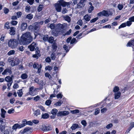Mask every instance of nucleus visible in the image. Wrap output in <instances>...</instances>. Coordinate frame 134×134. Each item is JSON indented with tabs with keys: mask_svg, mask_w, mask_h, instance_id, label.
Returning a JSON list of instances; mask_svg holds the SVG:
<instances>
[{
	"mask_svg": "<svg viewBox=\"0 0 134 134\" xmlns=\"http://www.w3.org/2000/svg\"><path fill=\"white\" fill-rule=\"evenodd\" d=\"M33 40L31 33L27 32L23 34L20 38V42L23 45H27L30 43Z\"/></svg>",
	"mask_w": 134,
	"mask_h": 134,
	"instance_id": "obj_1",
	"label": "nucleus"
},
{
	"mask_svg": "<svg viewBox=\"0 0 134 134\" xmlns=\"http://www.w3.org/2000/svg\"><path fill=\"white\" fill-rule=\"evenodd\" d=\"M70 5L69 2H66L63 0H60L57 3L55 4L54 6L57 12H60L62 10L61 6L65 7Z\"/></svg>",
	"mask_w": 134,
	"mask_h": 134,
	"instance_id": "obj_2",
	"label": "nucleus"
},
{
	"mask_svg": "<svg viewBox=\"0 0 134 134\" xmlns=\"http://www.w3.org/2000/svg\"><path fill=\"white\" fill-rule=\"evenodd\" d=\"M18 44V40L16 39H10L8 43L9 47L14 48L16 47Z\"/></svg>",
	"mask_w": 134,
	"mask_h": 134,
	"instance_id": "obj_3",
	"label": "nucleus"
},
{
	"mask_svg": "<svg viewBox=\"0 0 134 134\" xmlns=\"http://www.w3.org/2000/svg\"><path fill=\"white\" fill-rule=\"evenodd\" d=\"M69 111L66 110H65L63 111H59L57 114V115L58 117H61L63 116H65L69 114Z\"/></svg>",
	"mask_w": 134,
	"mask_h": 134,
	"instance_id": "obj_4",
	"label": "nucleus"
},
{
	"mask_svg": "<svg viewBox=\"0 0 134 134\" xmlns=\"http://www.w3.org/2000/svg\"><path fill=\"white\" fill-rule=\"evenodd\" d=\"M37 44L33 42L29 46V48L30 49V50L31 51H34L35 49H36L37 48V50L38 49L37 47Z\"/></svg>",
	"mask_w": 134,
	"mask_h": 134,
	"instance_id": "obj_5",
	"label": "nucleus"
},
{
	"mask_svg": "<svg viewBox=\"0 0 134 134\" xmlns=\"http://www.w3.org/2000/svg\"><path fill=\"white\" fill-rule=\"evenodd\" d=\"M24 125L22 124H14L12 126V129L13 130L16 131L17 129H20L23 127Z\"/></svg>",
	"mask_w": 134,
	"mask_h": 134,
	"instance_id": "obj_6",
	"label": "nucleus"
},
{
	"mask_svg": "<svg viewBox=\"0 0 134 134\" xmlns=\"http://www.w3.org/2000/svg\"><path fill=\"white\" fill-rule=\"evenodd\" d=\"M41 129L44 131H48L51 130L52 128L50 126H46L45 125L42 126Z\"/></svg>",
	"mask_w": 134,
	"mask_h": 134,
	"instance_id": "obj_7",
	"label": "nucleus"
},
{
	"mask_svg": "<svg viewBox=\"0 0 134 134\" xmlns=\"http://www.w3.org/2000/svg\"><path fill=\"white\" fill-rule=\"evenodd\" d=\"M22 124L24 125L23 127L26 125H29L30 126H32L33 125L32 122L31 121H27L26 119H24L22 121Z\"/></svg>",
	"mask_w": 134,
	"mask_h": 134,
	"instance_id": "obj_8",
	"label": "nucleus"
},
{
	"mask_svg": "<svg viewBox=\"0 0 134 134\" xmlns=\"http://www.w3.org/2000/svg\"><path fill=\"white\" fill-rule=\"evenodd\" d=\"M34 88H35L33 86L30 87L29 88V94L32 96L34 95V92L36 91L37 89L36 88L34 89Z\"/></svg>",
	"mask_w": 134,
	"mask_h": 134,
	"instance_id": "obj_9",
	"label": "nucleus"
},
{
	"mask_svg": "<svg viewBox=\"0 0 134 134\" xmlns=\"http://www.w3.org/2000/svg\"><path fill=\"white\" fill-rule=\"evenodd\" d=\"M108 12L107 11L103 10L102 11L100 12L97 14V15L98 16H107L108 15Z\"/></svg>",
	"mask_w": 134,
	"mask_h": 134,
	"instance_id": "obj_10",
	"label": "nucleus"
},
{
	"mask_svg": "<svg viewBox=\"0 0 134 134\" xmlns=\"http://www.w3.org/2000/svg\"><path fill=\"white\" fill-rule=\"evenodd\" d=\"M31 128L30 127H26L25 128L23 131V134H30Z\"/></svg>",
	"mask_w": 134,
	"mask_h": 134,
	"instance_id": "obj_11",
	"label": "nucleus"
},
{
	"mask_svg": "<svg viewBox=\"0 0 134 134\" xmlns=\"http://www.w3.org/2000/svg\"><path fill=\"white\" fill-rule=\"evenodd\" d=\"M20 60L18 58H15L14 63H12V66H14L16 65H18L20 63Z\"/></svg>",
	"mask_w": 134,
	"mask_h": 134,
	"instance_id": "obj_12",
	"label": "nucleus"
},
{
	"mask_svg": "<svg viewBox=\"0 0 134 134\" xmlns=\"http://www.w3.org/2000/svg\"><path fill=\"white\" fill-rule=\"evenodd\" d=\"M7 72L9 73L10 74H11L12 72L11 69L9 68H7L4 70L2 74L3 75H5L6 74Z\"/></svg>",
	"mask_w": 134,
	"mask_h": 134,
	"instance_id": "obj_13",
	"label": "nucleus"
},
{
	"mask_svg": "<svg viewBox=\"0 0 134 134\" xmlns=\"http://www.w3.org/2000/svg\"><path fill=\"white\" fill-rule=\"evenodd\" d=\"M57 48V46L56 43H54L52 45V51L54 52H55Z\"/></svg>",
	"mask_w": 134,
	"mask_h": 134,
	"instance_id": "obj_14",
	"label": "nucleus"
},
{
	"mask_svg": "<svg viewBox=\"0 0 134 134\" xmlns=\"http://www.w3.org/2000/svg\"><path fill=\"white\" fill-rule=\"evenodd\" d=\"M131 46H134V39L130 41L126 45L127 47H131Z\"/></svg>",
	"mask_w": 134,
	"mask_h": 134,
	"instance_id": "obj_15",
	"label": "nucleus"
},
{
	"mask_svg": "<svg viewBox=\"0 0 134 134\" xmlns=\"http://www.w3.org/2000/svg\"><path fill=\"white\" fill-rule=\"evenodd\" d=\"M114 98L115 99H117L119 98L121 96V93L119 91L115 93L114 94Z\"/></svg>",
	"mask_w": 134,
	"mask_h": 134,
	"instance_id": "obj_16",
	"label": "nucleus"
},
{
	"mask_svg": "<svg viewBox=\"0 0 134 134\" xmlns=\"http://www.w3.org/2000/svg\"><path fill=\"white\" fill-rule=\"evenodd\" d=\"M15 28L14 27L10 28L9 34L11 35H13L15 34Z\"/></svg>",
	"mask_w": 134,
	"mask_h": 134,
	"instance_id": "obj_17",
	"label": "nucleus"
},
{
	"mask_svg": "<svg viewBox=\"0 0 134 134\" xmlns=\"http://www.w3.org/2000/svg\"><path fill=\"white\" fill-rule=\"evenodd\" d=\"M15 58H13L12 57H9L8 59V62L10 63V65L12 66V63H14L15 59Z\"/></svg>",
	"mask_w": 134,
	"mask_h": 134,
	"instance_id": "obj_18",
	"label": "nucleus"
},
{
	"mask_svg": "<svg viewBox=\"0 0 134 134\" xmlns=\"http://www.w3.org/2000/svg\"><path fill=\"white\" fill-rule=\"evenodd\" d=\"M1 117L4 118H5V115L6 113V111L3 109H1Z\"/></svg>",
	"mask_w": 134,
	"mask_h": 134,
	"instance_id": "obj_19",
	"label": "nucleus"
},
{
	"mask_svg": "<svg viewBox=\"0 0 134 134\" xmlns=\"http://www.w3.org/2000/svg\"><path fill=\"white\" fill-rule=\"evenodd\" d=\"M27 24L25 23H23L21 25V29L22 30H24L27 28Z\"/></svg>",
	"mask_w": 134,
	"mask_h": 134,
	"instance_id": "obj_20",
	"label": "nucleus"
},
{
	"mask_svg": "<svg viewBox=\"0 0 134 134\" xmlns=\"http://www.w3.org/2000/svg\"><path fill=\"white\" fill-rule=\"evenodd\" d=\"M49 115L47 113L43 114L42 115L41 118L43 119H47L49 117Z\"/></svg>",
	"mask_w": 134,
	"mask_h": 134,
	"instance_id": "obj_21",
	"label": "nucleus"
},
{
	"mask_svg": "<svg viewBox=\"0 0 134 134\" xmlns=\"http://www.w3.org/2000/svg\"><path fill=\"white\" fill-rule=\"evenodd\" d=\"M33 15L31 14H29L27 15L25 17V19H27L29 20H31L33 18Z\"/></svg>",
	"mask_w": 134,
	"mask_h": 134,
	"instance_id": "obj_22",
	"label": "nucleus"
},
{
	"mask_svg": "<svg viewBox=\"0 0 134 134\" xmlns=\"http://www.w3.org/2000/svg\"><path fill=\"white\" fill-rule=\"evenodd\" d=\"M58 110L55 108L52 109L51 111V113L53 115H56L57 114Z\"/></svg>",
	"mask_w": 134,
	"mask_h": 134,
	"instance_id": "obj_23",
	"label": "nucleus"
},
{
	"mask_svg": "<svg viewBox=\"0 0 134 134\" xmlns=\"http://www.w3.org/2000/svg\"><path fill=\"white\" fill-rule=\"evenodd\" d=\"M78 125L76 124H73L71 126V127L70 128L72 130H75L78 127Z\"/></svg>",
	"mask_w": 134,
	"mask_h": 134,
	"instance_id": "obj_24",
	"label": "nucleus"
},
{
	"mask_svg": "<svg viewBox=\"0 0 134 134\" xmlns=\"http://www.w3.org/2000/svg\"><path fill=\"white\" fill-rule=\"evenodd\" d=\"M5 80L7 82H8L12 81V78L9 76L6 77L5 79Z\"/></svg>",
	"mask_w": 134,
	"mask_h": 134,
	"instance_id": "obj_25",
	"label": "nucleus"
},
{
	"mask_svg": "<svg viewBox=\"0 0 134 134\" xmlns=\"http://www.w3.org/2000/svg\"><path fill=\"white\" fill-rule=\"evenodd\" d=\"M56 26L58 28L60 29L63 30L64 28V26L63 24H61L60 23L57 24Z\"/></svg>",
	"mask_w": 134,
	"mask_h": 134,
	"instance_id": "obj_26",
	"label": "nucleus"
},
{
	"mask_svg": "<svg viewBox=\"0 0 134 134\" xmlns=\"http://www.w3.org/2000/svg\"><path fill=\"white\" fill-rule=\"evenodd\" d=\"M83 18L86 21H88L90 20L91 17L88 14H86L84 16Z\"/></svg>",
	"mask_w": 134,
	"mask_h": 134,
	"instance_id": "obj_27",
	"label": "nucleus"
},
{
	"mask_svg": "<svg viewBox=\"0 0 134 134\" xmlns=\"http://www.w3.org/2000/svg\"><path fill=\"white\" fill-rule=\"evenodd\" d=\"M28 77V75L27 74L23 73L21 75V77L23 79H25L27 78Z\"/></svg>",
	"mask_w": 134,
	"mask_h": 134,
	"instance_id": "obj_28",
	"label": "nucleus"
},
{
	"mask_svg": "<svg viewBox=\"0 0 134 134\" xmlns=\"http://www.w3.org/2000/svg\"><path fill=\"white\" fill-rule=\"evenodd\" d=\"M54 40V38L53 37L51 36L48 38V42L49 43H52Z\"/></svg>",
	"mask_w": 134,
	"mask_h": 134,
	"instance_id": "obj_29",
	"label": "nucleus"
},
{
	"mask_svg": "<svg viewBox=\"0 0 134 134\" xmlns=\"http://www.w3.org/2000/svg\"><path fill=\"white\" fill-rule=\"evenodd\" d=\"M133 34H128L127 33H125L122 34L121 36H122V38L123 37H126L127 36L129 38H131V37L130 36L132 35Z\"/></svg>",
	"mask_w": 134,
	"mask_h": 134,
	"instance_id": "obj_30",
	"label": "nucleus"
},
{
	"mask_svg": "<svg viewBox=\"0 0 134 134\" xmlns=\"http://www.w3.org/2000/svg\"><path fill=\"white\" fill-rule=\"evenodd\" d=\"M22 91L23 90L22 89H20L18 90V92H17L18 96L19 97H21L23 94V92Z\"/></svg>",
	"mask_w": 134,
	"mask_h": 134,
	"instance_id": "obj_31",
	"label": "nucleus"
},
{
	"mask_svg": "<svg viewBox=\"0 0 134 134\" xmlns=\"http://www.w3.org/2000/svg\"><path fill=\"white\" fill-rule=\"evenodd\" d=\"M34 114L36 116L40 115V110L38 109L34 111Z\"/></svg>",
	"mask_w": 134,
	"mask_h": 134,
	"instance_id": "obj_32",
	"label": "nucleus"
},
{
	"mask_svg": "<svg viewBox=\"0 0 134 134\" xmlns=\"http://www.w3.org/2000/svg\"><path fill=\"white\" fill-rule=\"evenodd\" d=\"M65 20L68 22L70 23L71 21V18L68 16L67 15L64 17Z\"/></svg>",
	"mask_w": 134,
	"mask_h": 134,
	"instance_id": "obj_33",
	"label": "nucleus"
},
{
	"mask_svg": "<svg viewBox=\"0 0 134 134\" xmlns=\"http://www.w3.org/2000/svg\"><path fill=\"white\" fill-rule=\"evenodd\" d=\"M53 52L51 55V58L52 60H55L56 58L55 53Z\"/></svg>",
	"mask_w": 134,
	"mask_h": 134,
	"instance_id": "obj_34",
	"label": "nucleus"
},
{
	"mask_svg": "<svg viewBox=\"0 0 134 134\" xmlns=\"http://www.w3.org/2000/svg\"><path fill=\"white\" fill-rule=\"evenodd\" d=\"M5 126L3 125V123H1L0 126V131L3 132L5 129Z\"/></svg>",
	"mask_w": 134,
	"mask_h": 134,
	"instance_id": "obj_35",
	"label": "nucleus"
},
{
	"mask_svg": "<svg viewBox=\"0 0 134 134\" xmlns=\"http://www.w3.org/2000/svg\"><path fill=\"white\" fill-rule=\"evenodd\" d=\"M49 37L48 35H46L44 36L43 40L44 42L48 41Z\"/></svg>",
	"mask_w": 134,
	"mask_h": 134,
	"instance_id": "obj_36",
	"label": "nucleus"
},
{
	"mask_svg": "<svg viewBox=\"0 0 134 134\" xmlns=\"http://www.w3.org/2000/svg\"><path fill=\"white\" fill-rule=\"evenodd\" d=\"M43 8V5L41 4H40L37 8V11L38 12H41Z\"/></svg>",
	"mask_w": 134,
	"mask_h": 134,
	"instance_id": "obj_37",
	"label": "nucleus"
},
{
	"mask_svg": "<svg viewBox=\"0 0 134 134\" xmlns=\"http://www.w3.org/2000/svg\"><path fill=\"white\" fill-rule=\"evenodd\" d=\"M119 90V87L117 86H115L113 88V91L114 92L116 93Z\"/></svg>",
	"mask_w": 134,
	"mask_h": 134,
	"instance_id": "obj_38",
	"label": "nucleus"
},
{
	"mask_svg": "<svg viewBox=\"0 0 134 134\" xmlns=\"http://www.w3.org/2000/svg\"><path fill=\"white\" fill-rule=\"evenodd\" d=\"M15 53V51L14 50H10L8 53L7 54L8 55H11L14 54Z\"/></svg>",
	"mask_w": 134,
	"mask_h": 134,
	"instance_id": "obj_39",
	"label": "nucleus"
},
{
	"mask_svg": "<svg viewBox=\"0 0 134 134\" xmlns=\"http://www.w3.org/2000/svg\"><path fill=\"white\" fill-rule=\"evenodd\" d=\"M30 7L26 6L25 8V11L27 13H29L30 12Z\"/></svg>",
	"mask_w": 134,
	"mask_h": 134,
	"instance_id": "obj_40",
	"label": "nucleus"
},
{
	"mask_svg": "<svg viewBox=\"0 0 134 134\" xmlns=\"http://www.w3.org/2000/svg\"><path fill=\"white\" fill-rule=\"evenodd\" d=\"M71 112L72 114H76L79 113V111L78 109H75L74 110H71Z\"/></svg>",
	"mask_w": 134,
	"mask_h": 134,
	"instance_id": "obj_41",
	"label": "nucleus"
},
{
	"mask_svg": "<svg viewBox=\"0 0 134 134\" xmlns=\"http://www.w3.org/2000/svg\"><path fill=\"white\" fill-rule=\"evenodd\" d=\"M85 4H83L81 3H79L77 4V7L78 8H82L84 6Z\"/></svg>",
	"mask_w": 134,
	"mask_h": 134,
	"instance_id": "obj_42",
	"label": "nucleus"
},
{
	"mask_svg": "<svg viewBox=\"0 0 134 134\" xmlns=\"http://www.w3.org/2000/svg\"><path fill=\"white\" fill-rule=\"evenodd\" d=\"M45 69L46 70L51 71L52 69V67L50 65H48L46 67Z\"/></svg>",
	"mask_w": 134,
	"mask_h": 134,
	"instance_id": "obj_43",
	"label": "nucleus"
},
{
	"mask_svg": "<svg viewBox=\"0 0 134 134\" xmlns=\"http://www.w3.org/2000/svg\"><path fill=\"white\" fill-rule=\"evenodd\" d=\"M94 7L93 6H90L88 9V12L89 13H91L94 10Z\"/></svg>",
	"mask_w": 134,
	"mask_h": 134,
	"instance_id": "obj_44",
	"label": "nucleus"
},
{
	"mask_svg": "<svg viewBox=\"0 0 134 134\" xmlns=\"http://www.w3.org/2000/svg\"><path fill=\"white\" fill-rule=\"evenodd\" d=\"M126 26V24L125 23H123L121 24L119 27V29H120V28L122 27H125Z\"/></svg>",
	"mask_w": 134,
	"mask_h": 134,
	"instance_id": "obj_45",
	"label": "nucleus"
},
{
	"mask_svg": "<svg viewBox=\"0 0 134 134\" xmlns=\"http://www.w3.org/2000/svg\"><path fill=\"white\" fill-rule=\"evenodd\" d=\"M118 7L119 10H122L123 8V5L122 4H118Z\"/></svg>",
	"mask_w": 134,
	"mask_h": 134,
	"instance_id": "obj_46",
	"label": "nucleus"
},
{
	"mask_svg": "<svg viewBox=\"0 0 134 134\" xmlns=\"http://www.w3.org/2000/svg\"><path fill=\"white\" fill-rule=\"evenodd\" d=\"M51 100H47L45 102V104L49 106L51 104Z\"/></svg>",
	"mask_w": 134,
	"mask_h": 134,
	"instance_id": "obj_47",
	"label": "nucleus"
},
{
	"mask_svg": "<svg viewBox=\"0 0 134 134\" xmlns=\"http://www.w3.org/2000/svg\"><path fill=\"white\" fill-rule=\"evenodd\" d=\"M81 123L84 127L86 126L87 124L86 121L84 120H82L81 122Z\"/></svg>",
	"mask_w": 134,
	"mask_h": 134,
	"instance_id": "obj_48",
	"label": "nucleus"
},
{
	"mask_svg": "<svg viewBox=\"0 0 134 134\" xmlns=\"http://www.w3.org/2000/svg\"><path fill=\"white\" fill-rule=\"evenodd\" d=\"M63 96L62 94V93H59V94H58L57 96L56 97H57L58 98H62L63 97Z\"/></svg>",
	"mask_w": 134,
	"mask_h": 134,
	"instance_id": "obj_49",
	"label": "nucleus"
},
{
	"mask_svg": "<svg viewBox=\"0 0 134 134\" xmlns=\"http://www.w3.org/2000/svg\"><path fill=\"white\" fill-rule=\"evenodd\" d=\"M63 48L66 51V53L68 52L69 50V49H68V47L66 45H64L63 46Z\"/></svg>",
	"mask_w": 134,
	"mask_h": 134,
	"instance_id": "obj_50",
	"label": "nucleus"
},
{
	"mask_svg": "<svg viewBox=\"0 0 134 134\" xmlns=\"http://www.w3.org/2000/svg\"><path fill=\"white\" fill-rule=\"evenodd\" d=\"M17 21L15 20H12L11 22V24L13 25H16L18 24Z\"/></svg>",
	"mask_w": 134,
	"mask_h": 134,
	"instance_id": "obj_51",
	"label": "nucleus"
},
{
	"mask_svg": "<svg viewBox=\"0 0 134 134\" xmlns=\"http://www.w3.org/2000/svg\"><path fill=\"white\" fill-rule=\"evenodd\" d=\"M24 1H26L27 0H24ZM34 0H27V2L29 3L30 5H32L34 3Z\"/></svg>",
	"mask_w": 134,
	"mask_h": 134,
	"instance_id": "obj_52",
	"label": "nucleus"
},
{
	"mask_svg": "<svg viewBox=\"0 0 134 134\" xmlns=\"http://www.w3.org/2000/svg\"><path fill=\"white\" fill-rule=\"evenodd\" d=\"M98 19V17H96L94 19L91 20L90 21V22L91 23H94L96 22L97 20Z\"/></svg>",
	"mask_w": 134,
	"mask_h": 134,
	"instance_id": "obj_53",
	"label": "nucleus"
},
{
	"mask_svg": "<svg viewBox=\"0 0 134 134\" xmlns=\"http://www.w3.org/2000/svg\"><path fill=\"white\" fill-rule=\"evenodd\" d=\"M45 61L47 63H49L51 62V59L49 57H47L45 59Z\"/></svg>",
	"mask_w": 134,
	"mask_h": 134,
	"instance_id": "obj_54",
	"label": "nucleus"
},
{
	"mask_svg": "<svg viewBox=\"0 0 134 134\" xmlns=\"http://www.w3.org/2000/svg\"><path fill=\"white\" fill-rule=\"evenodd\" d=\"M16 16L18 18H19L21 17V16L22 15V13L21 12H18L16 13Z\"/></svg>",
	"mask_w": 134,
	"mask_h": 134,
	"instance_id": "obj_55",
	"label": "nucleus"
},
{
	"mask_svg": "<svg viewBox=\"0 0 134 134\" xmlns=\"http://www.w3.org/2000/svg\"><path fill=\"white\" fill-rule=\"evenodd\" d=\"M62 103V102L61 103L60 101H58L54 103V105L56 106H60Z\"/></svg>",
	"mask_w": 134,
	"mask_h": 134,
	"instance_id": "obj_56",
	"label": "nucleus"
},
{
	"mask_svg": "<svg viewBox=\"0 0 134 134\" xmlns=\"http://www.w3.org/2000/svg\"><path fill=\"white\" fill-rule=\"evenodd\" d=\"M45 77H48L49 79H50L52 78L51 75H50L49 74L48 72L46 73L45 74Z\"/></svg>",
	"mask_w": 134,
	"mask_h": 134,
	"instance_id": "obj_57",
	"label": "nucleus"
},
{
	"mask_svg": "<svg viewBox=\"0 0 134 134\" xmlns=\"http://www.w3.org/2000/svg\"><path fill=\"white\" fill-rule=\"evenodd\" d=\"M50 28L51 29H54L55 28V25L54 23H52L50 24L49 26Z\"/></svg>",
	"mask_w": 134,
	"mask_h": 134,
	"instance_id": "obj_58",
	"label": "nucleus"
},
{
	"mask_svg": "<svg viewBox=\"0 0 134 134\" xmlns=\"http://www.w3.org/2000/svg\"><path fill=\"white\" fill-rule=\"evenodd\" d=\"M113 126V125L111 123L107 125L106 128L107 129H109L111 128Z\"/></svg>",
	"mask_w": 134,
	"mask_h": 134,
	"instance_id": "obj_59",
	"label": "nucleus"
},
{
	"mask_svg": "<svg viewBox=\"0 0 134 134\" xmlns=\"http://www.w3.org/2000/svg\"><path fill=\"white\" fill-rule=\"evenodd\" d=\"M9 23L8 22H6L4 25V27L6 28L7 29H9L10 27L9 26Z\"/></svg>",
	"mask_w": 134,
	"mask_h": 134,
	"instance_id": "obj_60",
	"label": "nucleus"
},
{
	"mask_svg": "<svg viewBox=\"0 0 134 134\" xmlns=\"http://www.w3.org/2000/svg\"><path fill=\"white\" fill-rule=\"evenodd\" d=\"M132 24V22L131 21H127L126 22V26H130Z\"/></svg>",
	"mask_w": 134,
	"mask_h": 134,
	"instance_id": "obj_61",
	"label": "nucleus"
},
{
	"mask_svg": "<svg viewBox=\"0 0 134 134\" xmlns=\"http://www.w3.org/2000/svg\"><path fill=\"white\" fill-rule=\"evenodd\" d=\"M14 111V109L13 108H12L8 110V113L9 114H11L12 113H13Z\"/></svg>",
	"mask_w": 134,
	"mask_h": 134,
	"instance_id": "obj_62",
	"label": "nucleus"
},
{
	"mask_svg": "<svg viewBox=\"0 0 134 134\" xmlns=\"http://www.w3.org/2000/svg\"><path fill=\"white\" fill-rule=\"evenodd\" d=\"M40 98V97L38 96H37L34 98V100L35 101H37L39 100Z\"/></svg>",
	"mask_w": 134,
	"mask_h": 134,
	"instance_id": "obj_63",
	"label": "nucleus"
},
{
	"mask_svg": "<svg viewBox=\"0 0 134 134\" xmlns=\"http://www.w3.org/2000/svg\"><path fill=\"white\" fill-rule=\"evenodd\" d=\"M9 12V9H8L5 8L4 9V12L5 14H7Z\"/></svg>",
	"mask_w": 134,
	"mask_h": 134,
	"instance_id": "obj_64",
	"label": "nucleus"
}]
</instances>
